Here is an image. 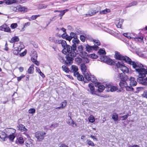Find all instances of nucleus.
<instances>
[{
  "label": "nucleus",
  "mask_w": 147,
  "mask_h": 147,
  "mask_svg": "<svg viewBox=\"0 0 147 147\" xmlns=\"http://www.w3.org/2000/svg\"><path fill=\"white\" fill-rule=\"evenodd\" d=\"M133 67L135 68L139 77L137 79L138 82L143 85H147V82L146 78H144L145 77V75L147 74V69H145L143 65L138 63H134Z\"/></svg>",
  "instance_id": "nucleus-1"
},
{
  "label": "nucleus",
  "mask_w": 147,
  "mask_h": 147,
  "mask_svg": "<svg viewBox=\"0 0 147 147\" xmlns=\"http://www.w3.org/2000/svg\"><path fill=\"white\" fill-rule=\"evenodd\" d=\"M73 44L72 47L70 46H67V49H65L62 51V53L65 55H68L72 57H75L77 54L76 45L78 44L80 42V40L77 38H74L72 40Z\"/></svg>",
  "instance_id": "nucleus-2"
},
{
  "label": "nucleus",
  "mask_w": 147,
  "mask_h": 147,
  "mask_svg": "<svg viewBox=\"0 0 147 147\" xmlns=\"http://www.w3.org/2000/svg\"><path fill=\"white\" fill-rule=\"evenodd\" d=\"M115 57L117 59L126 62L129 64L132 65V66L133 63H136L132 61L131 59L129 57L126 56H123L120 54V53L117 52L116 51L115 52Z\"/></svg>",
  "instance_id": "nucleus-3"
},
{
  "label": "nucleus",
  "mask_w": 147,
  "mask_h": 147,
  "mask_svg": "<svg viewBox=\"0 0 147 147\" xmlns=\"http://www.w3.org/2000/svg\"><path fill=\"white\" fill-rule=\"evenodd\" d=\"M116 66L118 68L120 69L121 71L124 74H127L129 72L128 68L123 63H120L119 62L116 64Z\"/></svg>",
  "instance_id": "nucleus-4"
},
{
  "label": "nucleus",
  "mask_w": 147,
  "mask_h": 147,
  "mask_svg": "<svg viewBox=\"0 0 147 147\" xmlns=\"http://www.w3.org/2000/svg\"><path fill=\"white\" fill-rule=\"evenodd\" d=\"M46 134L45 132L42 131L36 132L35 134V136L37 139V141L40 142L42 140Z\"/></svg>",
  "instance_id": "nucleus-5"
},
{
  "label": "nucleus",
  "mask_w": 147,
  "mask_h": 147,
  "mask_svg": "<svg viewBox=\"0 0 147 147\" xmlns=\"http://www.w3.org/2000/svg\"><path fill=\"white\" fill-rule=\"evenodd\" d=\"M100 9V7L99 6L97 7L96 9H90L89 10L87 13L86 14V15L87 16H93L98 13Z\"/></svg>",
  "instance_id": "nucleus-6"
},
{
  "label": "nucleus",
  "mask_w": 147,
  "mask_h": 147,
  "mask_svg": "<svg viewBox=\"0 0 147 147\" xmlns=\"http://www.w3.org/2000/svg\"><path fill=\"white\" fill-rule=\"evenodd\" d=\"M56 44H61L62 47L64 48L63 50L67 49V46H69V45H67L66 41L63 40H57Z\"/></svg>",
  "instance_id": "nucleus-7"
},
{
  "label": "nucleus",
  "mask_w": 147,
  "mask_h": 147,
  "mask_svg": "<svg viewBox=\"0 0 147 147\" xmlns=\"http://www.w3.org/2000/svg\"><path fill=\"white\" fill-rule=\"evenodd\" d=\"M24 45L22 44L20 45L18 47L14 48L13 49V53L14 54L17 55L21 50L24 48Z\"/></svg>",
  "instance_id": "nucleus-8"
},
{
  "label": "nucleus",
  "mask_w": 147,
  "mask_h": 147,
  "mask_svg": "<svg viewBox=\"0 0 147 147\" xmlns=\"http://www.w3.org/2000/svg\"><path fill=\"white\" fill-rule=\"evenodd\" d=\"M89 88L87 89L88 91L90 92L92 94L97 95L96 92L94 90V87L92 83H90L88 85Z\"/></svg>",
  "instance_id": "nucleus-9"
},
{
  "label": "nucleus",
  "mask_w": 147,
  "mask_h": 147,
  "mask_svg": "<svg viewBox=\"0 0 147 147\" xmlns=\"http://www.w3.org/2000/svg\"><path fill=\"white\" fill-rule=\"evenodd\" d=\"M6 135L14 134L16 131V130L12 128H7L5 129Z\"/></svg>",
  "instance_id": "nucleus-10"
},
{
  "label": "nucleus",
  "mask_w": 147,
  "mask_h": 147,
  "mask_svg": "<svg viewBox=\"0 0 147 147\" xmlns=\"http://www.w3.org/2000/svg\"><path fill=\"white\" fill-rule=\"evenodd\" d=\"M98 47V46L95 45L94 46H90L88 45H87L86 46V48L87 51L90 52L92 50H97Z\"/></svg>",
  "instance_id": "nucleus-11"
},
{
  "label": "nucleus",
  "mask_w": 147,
  "mask_h": 147,
  "mask_svg": "<svg viewBox=\"0 0 147 147\" xmlns=\"http://www.w3.org/2000/svg\"><path fill=\"white\" fill-rule=\"evenodd\" d=\"M67 55L68 56H66L65 57L66 60L65 61V63L66 65H69L73 62V59L72 57H74L69 55L67 54Z\"/></svg>",
  "instance_id": "nucleus-12"
},
{
  "label": "nucleus",
  "mask_w": 147,
  "mask_h": 147,
  "mask_svg": "<svg viewBox=\"0 0 147 147\" xmlns=\"http://www.w3.org/2000/svg\"><path fill=\"white\" fill-rule=\"evenodd\" d=\"M0 30L8 32H11V31L9 28L6 24H4L0 26Z\"/></svg>",
  "instance_id": "nucleus-13"
},
{
  "label": "nucleus",
  "mask_w": 147,
  "mask_h": 147,
  "mask_svg": "<svg viewBox=\"0 0 147 147\" xmlns=\"http://www.w3.org/2000/svg\"><path fill=\"white\" fill-rule=\"evenodd\" d=\"M67 119V122L69 125L73 127H75L76 126V124L72 120L70 116L68 117Z\"/></svg>",
  "instance_id": "nucleus-14"
},
{
  "label": "nucleus",
  "mask_w": 147,
  "mask_h": 147,
  "mask_svg": "<svg viewBox=\"0 0 147 147\" xmlns=\"http://www.w3.org/2000/svg\"><path fill=\"white\" fill-rule=\"evenodd\" d=\"M124 20L123 19H117L115 21L116 24L117 28H121Z\"/></svg>",
  "instance_id": "nucleus-15"
},
{
  "label": "nucleus",
  "mask_w": 147,
  "mask_h": 147,
  "mask_svg": "<svg viewBox=\"0 0 147 147\" xmlns=\"http://www.w3.org/2000/svg\"><path fill=\"white\" fill-rule=\"evenodd\" d=\"M25 145L27 147H34V146L32 140L31 139L26 140L25 142Z\"/></svg>",
  "instance_id": "nucleus-16"
},
{
  "label": "nucleus",
  "mask_w": 147,
  "mask_h": 147,
  "mask_svg": "<svg viewBox=\"0 0 147 147\" xmlns=\"http://www.w3.org/2000/svg\"><path fill=\"white\" fill-rule=\"evenodd\" d=\"M78 70V69L76 66L74 65H73L71 67L70 71L71 72L74 73V75L76 73L77 74L78 73V72H77Z\"/></svg>",
  "instance_id": "nucleus-17"
},
{
  "label": "nucleus",
  "mask_w": 147,
  "mask_h": 147,
  "mask_svg": "<svg viewBox=\"0 0 147 147\" xmlns=\"http://www.w3.org/2000/svg\"><path fill=\"white\" fill-rule=\"evenodd\" d=\"M17 128L18 130L22 131H26L28 130L25 127V126L22 124L18 125L17 126Z\"/></svg>",
  "instance_id": "nucleus-18"
},
{
  "label": "nucleus",
  "mask_w": 147,
  "mask_h": 147,
  "mask_svg": "<svg viewBox=\"0 0 147 147\" xmlns=\"http://www.w3.org/2000/svg\"><path fill=\"white\" fill-rule=\"evenodd\" d=\"M130 85L133 86H136L137 83L135 79L133 77H131L129 79Z\"/></svg>",
  "instance_id": "nucleus-19"
},
{
  "label": "nucleus",
  "mask_w": 147,
  "mask_h": 147,
  "mask_svg": "<svg viewBox=\"0 0 147 147\" xmlns=\"http://www.w3.org/2000/svg\"><path fill=\"white\" fill-rule=\"evenodd\" d=\"M32 57L31 58V60L34 63L35 62L37 61V55L36 52L35 51L33 52V53L32 55Z\"/></svg>",
  "instance_id": "nucleus-20"
},
{
  "label": "nucleus",
  "mask_w": 147,
  "mask_h": 147,
  "mask_svg": "<svg viewBox=\"0 0 147 147\" xmlns=\"http://www.w3.org/2000/svg\"><path fill=\"white\" fill-rule=\"evenodd\" d=\"M68 10L67 9H65L62 11H58V10H55L54 12H58L60 13L59 14V16L61 17V18L60 19H61L62 18V16L67 11H68Z\"/></svg>",
  "instance_id": "nucleus-21"
},
{
  "label": "nucleus",
  "mask_w": 147,
  "mask_h": 147,
  "mask_svg": "<svg viewBox=\"0 0 147 147\" xmlns=\"http://www.w3.org/2000/svg\"><path fill=\"white\" fill-rule=\"evenodd\" d=\"M16 142L17 144H23L24 142L23 138L22 137L18 138L16 141Z\"/></svg>",
  "instance_id": "nucleus-22"
},
{
  "label": "nucleus",
  "mask_w": 147,
  "mask_h": 147,
  "mask_svg": "<svg viewBox=\"0 0 147 147\" xmlns=\"http://www.w3.org/2000/svg\"><path fill=\"white\" fill-rule=\"evenodd\" d=\"M81 69L83 74L85 73L87 71V67L84 63H82L80 65Z\"/></svg>",
  "instance_id": "nucleus-23"
},
{
  "label": "nucleus",
  "mask_w": 147,
  "mask_h": 147,
  "mask_svg": "<svg viewBox=\"0 0 147 147\" xmlns=\"http://www.w3.org/2000/svg\"><path fill=\"white\" fill-rule=\"evenodd\" d=\"M119 85L122 88H125L128 85L125 80L121 81L119 83Z\"/></svg>",
  "instance_id": "nucleus-24"
},
{
  "label": "nucleus",
  "mask_w": 147,
  "mask_h": 147,
  "mask_svg": "<svg viewBox=\"0 0 147 147\" xmlns=\"http://www.w3.org/2000/svg\"><path fill=\"white\" fill-rule=\"evenodd\" d=\"M18 12H25L27 11V9L24 7H22L20 5L18 6Z\"/></svg>",
  "instance_id": "nucleus-25"
},
{
  "label": "nucleus",
  "mask_w": 147,
  "mask_h": 147,
  "mask_svg": "<svg viewBox=\"0 0 147 147\" xmlns=\"http://www.w3.org/2000/svg\"><path fill=\"white\" fill-rule=\"evenodd\" d=\"M18 2V1L17 0H7L5 1V3L8 5Z\"/></svg>",
  "instance_id": "nucleus-26"
},
{
  "label": "nucleus",
  "mask_w": 147,
  "mask_h": 147,
  "mask_svg": "<svg viewBox=\"0 0 147 147\" xmlns=\"http://www.w3.org/2000/svg\"><path fill=\"white\" fill-rule=\"evenodd\" d=\"M83 74L84 75L85 78L88 81H90L91 75L89 72H87V71Z\"/></svg>",
  "instance_id": "nucleus-27"
},
{
  "label": "nucleus",
  "mask_w": 147,
  "mask_h": 147,
  "mask_svg": "<svg viewBox=\"0 0 147 147\" xmlns=\"http://www.w3.org/2000/svg\"><path fill=\"white\" fill-rule=\"evenodd\" d=\"M74 76L76 77H77L78 80L80 81H82L84 80V78L82 76V75L80 74L78 72V73L77 74L76 73Z\"/></svg>",
  "instance_id": "nucleus-28"
},
{
  "label": "nucleus",
  "mask_w": 147,
  "mask_h": 147,
  "mask_svg": "<svg viewBox=\"0 0 147 147\" xmlns=\"http://www.w3.org/2000/svg\"><path fill=\"white\" fill-rule=\"evenodd\" d=\"M112 118L115 121H117L118 119V115L116 113H113L112 115Z\"/></svg>",
  "instance_id": "nucleus-29"
},
{
  "label": "nucleus",
  "mask_w": 147,
  "mask_h": 147,
  "mask_svg": "<svg viewBox=\"0 0 147 147\" xmlns=\"http://www.w3.org/2000/svg\"><path fill=\"white\" fill-rule=\"evenodd\" d=\"M48 40L50 42H53L55 44L56 43V41H57V40L55 38V37L50 36L48 37Z\"/></svg>",
  "instance_id": "nucleus-30"
},
{
  "label": "nucleus",
  "mask_w": 147,
  "mask_h": 147,
  "mask_svg": "<svg viewBox=\"0 0 147 147\" xmlns=\"http://www.w3.org/2000/svg\"><path fill=\"white\" fill-rule=\"evenodd\" d=\"M110 11L111 10L110 9L106 8L104 10L100 11L99 13L101 14H104L109 13Z\"/></svg>",
  "instance_id": "nucleus-31"
},
{
  "label": "nucleus",
  "mask_w": 147,
  "mask_h": 147,
  "mask_svg": "<svg viewBox=\"0 0 147 147\" xmlns=\"http://www.w3.org/2000/svg\"><path fill=\"white\" fill-rule=\"evenodd\" d=\"M6 137V133L0 131V138L2 139H4Z\"/></svg>",
  "instance_id": "nucleus-32"
},
{
  "label": "nucleus",
  "mask_w": 147,
  "mask_h": 147,
  "mask_svg": "<svg viewBox=\"0 0 147 147\" xmlns=\"http://www.w3.org/2000/svg\"><path fill=\"white\" fill-rule=\"evenodd\" d=\"M62 69L63 71L67 73H68L69 71H70V70L65 65H63L62 67Z\"/></svg>",
  "instance_id": "nucleus-33"
},
{
  "label": "nucleus",
  "mask_w": 147,
  "mask_h": 147,
  "mask_svg": "<svg viewBox=\"0 0 147 147\" xmlns=\"http://www.w3.org/2000/svg\"><path fill=\"white\" fill-rule=\"evenodd\" d=\"M105 87L102 85H99L98 86V91L99 92H101L105 89Z\"/></svg>",
  "instance_id": "nucleus-34"
},
{
  "label": "nucleus",
  "mask_w": 147,
  "mask_h": 147,
  "mask_svg": "<svg viewBox=\"0 0 147 147\" xmlns=\"http://www.w3.org/2000/svg\"><path fill=\"white\" fill-rule=\"evenodd\" d=\"M34 68L33 65H32L28 69V71L29 73L31 74L33 73Z\"/></svg>",
  "instance_id": "nucleus-35"
},
{
  "label": "nucleus",
  "mask_w": 147,
  "mask_h": 147,
  "mask_svg": "<svg viewBox=\"0 0 147 147\" xmlns=\"http://www.w3.org/2000/svg\"><path fill=\"white\" fill-rule=\"evenodd\" d=\"M109 65H112L114 64V62L111 59L108 58L107 61L106 62Z\"/></svg>",
  "instance_id": "nucleus-36"
},
{
  "label": "nucleus",
  "mask_w": 147,
  "mask_h": 147,
  "mask_svg": "<svg viewBox=\"0 0 147 147\" xmlns=\"http://www.w3.org/2000/svg\"><path fill=\"white\" fill-rule=\"evenodd\" d=\"M117 76H119V79L121 80V81L125 80H126V77L123 76V74L121 73L118 75Z\"/></svg>",
  "instance_id": "nucleus-37"
},
{
  "label": "nucleus",
  "mask_w": 147,
  "mask_h": 147,
  "mask_svg": "<svg viewBox=\"0 0 147 147\" xmlns=\"http://www.w3.org/2000/svg\"><path fill=\"white\" fill-rule=\"evenodd\" d=\"M88 120L90 122L93 123L95 121V118L93 116L91 115L88 117Z\"/></svg>",
  "instance_id": "nucleus-38"
},
{
  "label": "nucleus",
  "mask_w": 147,
  "mask_h": 147,
  "mask_svg": "<svg viewBox=\"0 0 147 147\" xmlns=\"http://www.w3.org/2000/svg\"><path fill=\"white\" fill-rule=\"evenodd\" d=\"M88 54L85 52L83 51L80 53V56L83 58L85 57H86V56H88Z\"/></svg>",
  "instance_id": "nucleus-39"
},
{
  "label": "nucleus",
  "mask_w": 147,
  "mask_h": 147,
  "mask_svg": "<svg viewBox=\"0 0 147 147\" xmlns=\"http://www.w3.org/2000/svg\"><path fill=\"white\" fill-rule=\"evenodd\" d=\"M86 142L87 144L89 146H94V144L93 142L90 140H87L86 141Z\"/></svg>",
  "instance_id": "nucleus-40"
},
{
  "label": "nucleus",
  "mask_w": 147,
  "mask_h": 147,
  "mask_svg": "<svg viewBox=\"0 0 147 147\" xmlns=\"http://www.w3.org/2000/svg\"><path fill=\"white\" fill-rule=\"evenodd\" d=\"M58 124L57 123H54L51 124L50 126L51 130L53 129L55 127L58 126Z\"/></svg>",
  "instance_id": "nucleus-41"
},
{
  "label": "nucleus",
  "mask_w": 147,
  "mask_h": 147,
  "mask_svg": "<svg viewBox=\"0 0 147 147\" xmlns=\"http://www.w3.org/2000/svg\"><path fill=\"white\" fill-rule=\"evenodd\" d=\"M90 81L92 82H95L97 81V79L94 75H91Z\"/></svg>",
  "instance_id": "nucleus-42"
},
{
  "label": "nucleus",
  "mask_w": 147,
  "mask_h": 147,
  "mask_svg": "<svg viewBox=\"0 0 147 147\" xmlns=\"http://www.w3.org/2000/svg\"><path fill=\"white\" fill-rule=\"evenodd\" d=\"M98 53L100 55L106 54V52L105 50L102 49H100L98 51Z\"/></svg>",
  "instance_id": "nucleus-43"
},
{
  "label": "nucleus",
  "mask_w": 147,
  "mask_h": 147,
  "mask_svg": "<svg viewBox=\"0 0 147 147\" xmlns=\"http://www.w3.org/2000/svg\"><path fill=\"white\" fill-rule=\"evenodd\" d=\"M100 58L102 61L106 62L108 58L105 56H100Z\"/></svg>",
  "instance_id": "nucleus-44"
},
{
  "label": "nucleus",
  "mask_w": 147,
  "mask_h": 147,
  "mask_svg": "<svg viewBox=\"0 0 147 147\" xmlns=\"http://www.w3.org/2000/svg\"><path fill=\"white\" fill-rule=\"evenodd\" d=\"M118 89L117 87L116 86H112L110 87V91L111 92L115 91Z\"/></svg>",
  "instance_id": "nucleus-45"
},
{
  "label": "nucleus",
  "mask_w": 147,
  "mask_h": 147,
  "mask_svg": "<svg viewBox=\"0 0 147 147\" xmlns=\"http://www.w3.org/2000/svg\"><path fill=\"white\" fill-rule=\"evenodd\" d=\"M126 90L127 91H133L134 88L131 86H129L127 85V86L125 87Z\"/></svg>",
  "instance_id": "nucleus-46"
},
{
  "label": "nucleus",
  "mask_w": 147,
  "mask_h": 147,
  "mask_svg": "<svg viewBox=\"0 0 147 147\" xmlns=\"http://www.w3.org/2000/svg\"><path fill=\"white\" fill-rule=\"evenodd\" d=\"M67 101L66 100H64L62 103L61 104V107L63 108L65 107L66 106L67 104Z\"/></svg>",
  "instance_id": "nucleus-47"
},
{
  "label": "nucleus",
  "mask_w": 147,
  "mask_h": 147,
  "mask_svg": "<svg viewBox=\"0 0 147 147\" xmlns=\"http://www.w3.org/2000/svg\"><path fill=\"white\" fill-rule=\"evenodd\" d=\"M92 41L95 44H96L97 46H99L100 45V43L99 40L96 39H93Z\"/></svg>",
  "instance_id": "nucleus-48"
},
{
  "label": "nucleus",
  "mask_w": 147,
  "mask_h": 147,
  "mask_svg": "<svg viewBox=\"0 0 147 147\" xmlns=\"http://www.w3.org/2000/svg\"><path fill=\"white\" fill-rule=\"evenodd\" d=\"M70 36L72 38H77L76 35V33L74 32H71L70 33Z\"/></svg>",
  "instance_id": "nucleus-49"
},
{
  "label": "nucleus",
  "mask_w": 147,
  "mask_h": 147,
  "mask_svg": "<svg viewBox=\"0 0 147 147\" xmlns=\"http://www.w3.org/2000/svg\"><path fill=\"white\" fill-rule=\"evenodd\" d=\"M141 96L142 97L147 99V90H144Z\"/></svg>",
  "instance_id": "nucleus-50"
},
{
  "label": "nucleus",
  "mask_w": 147,
  "mask_h": 147,
  "mask_svg": "<svg viewBox=\"0 0 147 147\" xmlns=\"http://www.w3.org/2000/svg\"><path fill=\"white\" fill-rule=\"evenodd\" d=\"M83 61L84 63H89L90 60L86 57L83 58Z\"/></svg>",
  "instance_id": "nucleus-51"
},
{
  "label": "nucleus",
  "mask_w": 147,
  "mask_h": 147,
  "mask_svg": "<svg viewBox=\"0 0 147 147\" xmlns=\"http://www.w3.org/2000/svg\"><path fill=\"white\" fill-rule=\"evenodd\" d=\"M75 60L76 62L78 64L82 62V59L80 57L76 58L75 59Z\"/></svg>",
  "instance_id": "nucleus-52"
},
{
  "label": "nucleus",
  "mask_w": 147,
  "mask_h": 147,
  "mask_svg": "<svg viewBox=\"0 0 147 147\" xmlns=\"http://www.w3.org/2000/svg\"><path fill=\"white\" fill-rule=\"evenodd\" d=\"M137 4V3L136 1H134L129 3L128 5V6H127V7H129L132 6H134L136 5Z\"/></svg>",
  "instance_id": "nucleus-53"
},
{
  "label": "nucleus",
  "mask_w": 147,
  "mask_h": 147,
  "mask_svg": "<svg viewBox=\"0 0 147 147\" xmlns=\"http://www.w3.org/2000/svg\"><path fill=\"white\" fill-rule=\"evenodd\" d=\"M9 136V140L11 141H13L14 140V139L15 138V136L14 135V134H12L11 135H7Z\"/></svg>",
  "instance_id": "nucleus-54"
},
{
  "label": "nucleus",
  "mask_w": 147,
  "mask_h": 147,
  "mask_svg": "<svg viewBox=\"0 0 147 147\" xmlns=\"http://www.w3.org/2000/svg\"><path fill=\"white\" fill-rule=\"evenodd\" d=\"M78 49L80 53L83 51V47L82 45H80L78 47Z\"/></svg>",
  "instance_id": "nucleus-55"
},
{
  "label": "nucleus",
  "mask_w": 147,
  "mask_h": 147,
  "mask_svg": "<svg viewBox=\"0 0 147 147\" xmlns=\"http://www.w3.org/2000/svg\"><path fill=\"white\" fill-rule=\"evenodd\" d=\"M11 40L13 42H17L19 40V38L18 36H14L13 37L12 39Z\"/></svg>",
  "instance_id": "nucleus-56"
},
{
  "label": "nucleus",
  "mask_w": 147,
  "mask_h": 147,
  "mask_svg": "<svg viewBox=\"0 0 147 147\" xmlns=\"http://www.w3.org/2000/svg\"><path fill=\"white\" fill-rule=\"evenodd\" d=\"M11 9L14 11L18 12V6L16 7H11Z\"/></svg>",
  "instance_id": "nucleus-57"
},
{
  "label": "nucleus",
  "mask_w": 147,
  "mask_h": 147,
  "mask_svg": "<svg viewBox=\"0 0 147 147\" xmlns=\"http://www.w3.org/2000/svg\"><path fill=\"white\" fill-rule=\"evenodd\" d=\"M90 57L92 59H96L98 57V56L97 55L94 53L90 54Z\"/></svg>",
  "instance_id": "nucleus-58"
},
{
  "label": "nucleus",
  "mask_w": 147,
  "mask_h": 147,
  "mask_svg": "<svg viewBox=\"0 0 147 147\" xmlns=\"http://www.w3.org/2000/svg\"><path fill=\"white\" fill-rule=\"evenodd\" d=\"M28 112L29 113L34 114L35 112V110L34 109L31 108L29 110Z\"/></svg>",
  "instance_id": "nucleus-59"
},
{
  "label": "nucleus",
  "mask_w": 147,
  "mask_h": 147,
  "mask_svg": "<svg viewBox=\"0 0 147 147\" xmlns=\"http://www.w3.org/2000/svg\"><path fill=\"white\" fill-rule=\"evenodd\" d=\"M58 146L59 147H69L65 144L61 143L59 144Z\"/></svg>",
  "instance_id": "nucleus-60"
},
{
  "label": "nucleus",
  "mask_w": 147,
  "mask_h": 147,
  "mask_svg": "<svg viewBox=\"0 0 147 147\" xmlns=\"http://www.w3.org/2000/svg\"><path fill=\"white\" fill-rule=\"evenodd\" d=\"M80 40L83 42H85L86 38L83 35H81L80 36Z\"/></svg>",
  "instance_id": "nucleus-61"
},
{
  "label": "nucleus",
  "mask_w": 147,
  "mask_h": 147,
  "mask_svg": "<svg viewBox=\"0 0 147 147\" xmlns=\"http://www.w3.org/2000/svg\"><path fill=\"white\" fill-rule=\"evenodd\" d=\"M18 25L17 23H13L11 24V28L12 29H14L17 27Z\"/></svg>",
  "instance_id": "nucleus-62"
},
{
  "label": "nucleus",
  "mask_w": 147,
  "mask_h": 147,
  "mask_svg": "<svg viewBox=\"0 0 147 147\" xmlns=\"http://www.w3.org/2000/svg\"><path fill=\"white\" fill-rule=\"evenodd\" d=\"M129 115L128 114H127L126 115H124L121 117V118H122V120H125L128 117Z\"/></svg>",
  "instance_id": "nucleus-63"
},
{
  "label": "nucleus",
  "mask_w": 147,
  "mask_h": 147,
  "mask_svg": "<svg viewBox=\"0 0 147 147\" xmlns=\"http://www.w3.org/2000/svg\"><path fill=\"white\" fill-rule=\"evenodd\" d=\"M39 15H33L31 17V19L32 20H34L36 19V18L40 16Z\"/></svg>",
  "instance_id": "nucleus-64"
}]
</instances>
